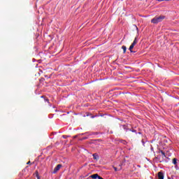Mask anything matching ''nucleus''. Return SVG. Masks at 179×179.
<instances>
[{
  "label": "nucleus",
  "instance_id": "2eb2a0df",
  "mask_svg": "<svg viewBox=\"0 0 179 179\" xmlns=\"http://www.w3.org/2000/svg\"><path fill=\"white\" fill-rule=\"evenodd\" d=\"M143 145L145 146V141L143 140L141 141Z\"/></svg>",
  "mask_w": 179,
  "mask_h": 179
},
{
  "label": "nucleus",
  "instance_id": "0eeeda50",
  "mask_svg": "<svg viewBox=\"0 0 179 179\" xmlns=\"http://www.w3.org/2000/svg\"><path fill=\"white\" fill-rule=\"evenodd\" d=\"M134 47H135V45L131 43V45H130V47L129 48L130 52H135L134 50H134Z\"/></svg>",
  "mask_w": 179,
  "mask_h": 179
},
{
  "label": "nucleus",
  "instance_id": "ddd939ff",
  "mask_svg": "<svg viewBox=\"0 0 179 179\" xmlns=\"http://www.w3.org/2000/svg\"><path fill=\"white\" fill-rule=\"evenodd\" d=\"M62 138H64V139H66L68 138V136H62Z\"/></svg>",
  "mask_w": 179,
  "mask_h": 179
},
{
  "label": "nucleus",
  "instance_id": "f8f14e48",
  "mask_svg": "<svg viewBox=\"0 0 179 179\" xmlns=\"http://www.w3.org/2000/svg\"><path fill=\"white\" fill-rule=\"evenodd\" d=\"M129 131H131V132H134L135 134H138L136 132V130H135V129H129Z\"/></svg>",
  "mask_w": 179,
  "mask_h": 179
},
{
  "label": "nucleus",
  "instance_id": "6e6552de",
  "mask_svg": "<svg viewBox=\"0 0 179 179\" xmlns=\"http://www.w3.org/2000/svg\"><path fill=\"white\" fill-rule=\"evenodd\" d=\"M94 160H99V155L97 153H94L92 155Z\"/></svg>",
  "mask_w": 179,
  "mask_h": 179
},
{
  "label": "nucleus",
  "instance_id": "1a4fd4ad",
  "mask_svg": "<svg viewBox=\"0 0 179 179\" xmlns=\"http://www.w3.org/2000/svg\"><path fill=\"white\" fill-rule=\"evenodd\" d=\"M90 177L91 178L96 179V178H99V174L96 173V174L92 175Z\"/></svg>",
  "mask_w": 179,
  "mask_h": 179
},
{
  "label": "nucleus",
  "instance_id": "7ed1b4c3",
  "mask_svg": "<svg viewBox=\"0 0 179 179\" xmlns=\"http://www.w3.org/2000/svg\"><path fill=\"white\" fill-rule=\"evenodd\" d=\"M159 153H161L162 157V160L160 162H164V159L167 158V157H166V153H164V152H163V150H159Z\"/></svg>",
  "mask_w": 179,
  "mask_h": 179
},
{
  "label": "nucleus",
  "instance_id": "dca6fc26",
  "mask_svg": "<svg viewBox=\"0 0 179 179\" xmlns=\"http://www.w3.org/2000/svg\"><path fill=\"white\" fill-rule=\"evenodd\" d=\"M135 27H136L137 31H139V29L138 28V27H136V25H135Z\"/></svg>",
  "mask_w": 179,
  "mask_h": 179
},
{
  "label": "nucleus",
  "instance_id": "f257e3e1",
  "mask_svg": "<svg viewBox=\"0 0 179 179\" xmlns=\"http://www.w3.org/2000/svg\"><path fill=\"white\" fill-rule=\"evenodd\" d=\"M166 17L164 15L155 16L154 18L151 20V23L154 24H157V23H160V22H163Z\"/></svg>",
  "mask_w": 179,
  "mask_h": 179
},
{
  "label": "nucleus",
  "instance_id": "4468645a",
  "mask_svg": "<svg viewBox=\"0 0 179 179\" xmlns=\"http://www.w3.org/2000/svg\"><path fill=\"white\" fill-rule=\"evenodd\" d=\"M45 101H47L48 103H50V100H48V99H45Z\"/></svg>",
  "mask_w": 179,
  "mask_h": 179
},
{
  "label": "nucleus",
  "instance_id": "9d476101",
  "mask_svg": "<svg viewBox=\"0 0 179 179\" xmlns=\"http://www.w3.org/2000/svg\"><path fill=\"white\" fill-rule=\"evenodd\" d=\"M122 49L123 50V54H125L127 52V46H122Z\"/></svg>",
  "mask_w": 179,
  "mask_h": 179
},
{
  "label": "nucleus",
  "instance_id": "f3484780",
  "mask_svg": "<svg viewBox=\"0 0 179 179\" xmlns=\"http://www.w3.org/2000/svg\"><path fill=\"white\" fill-rule=\"evenodd\" d=\"M96 117H97V115H93V116H91V118H96Z\"/></svg>",
  "mask_w": 179,
  "mask_h": 179
},
{
  "label": "nucleus",
  "instance_id": "f03ea898",
  "mask_svg": "<svg viewBox=\"0 0 179 179\" xmlns=\"http://www.w3.org/2000/svg\"><path fill=\"white\" fill-rule=\"evenodd\" d=\"M61 167H62V165H61V164L57 165V166L54 169V170L52 171V174H56V173H58V171H59V169H61Z\"/></svg>",
  "mask_w": 179,
  "mask_h": 179
},
{
  "label": "nucleus",
  "instance_id": "20e7f679",
  "mask_svg": "<svg viewBox=\"0 0 179 179\" xmlns=\"http://www.w3.org/2000/svg\"><path fill=\"white\" fill-rule=\"evenodd\" d=\"M138 41H139V39H138V36H136L134 38V41L131 43L133 45H136L138 44Z\"/></svg>",
  "mask_w": 179,
  "mask_h": 179
},
{
  "label": "nucleus",
  "instance_id": "39448f33",
  "mask_svg": "<svg viewBox=\"0 0 179 179\" xmlns=\"http://www.w3.org/2000/svg\"><path fill=\"white\" fill-rule=\"evenodd\" d=\"M122 164H120L119 165V169L115 167V166H113V169H114L115 171H118L122 170Z\"/></svg>",
  "mask_w": 179,
  "mask_h": 179
},
{
  "label": "nucleus",
  "instance_id": "423d86ee",
  "mask_svg": "<svg viewBox=\"0 0 179 179\" xmlns=\"http://www.w3.org/2000/svg\"><path fill=\"white\" fill-rule=\"evenodd\" d=\"M120 128H123V129L126 131V132H128V131H129V129H127V125L125 124L120 125Z\"/></svg>",
  "mask_w": 179,
  "mask_h": 179
},
{
  "label": "nucleus",
  "instance_id": "9b49d317",
  "mask_svg": "<svg viewBox=\"0 0 179 179\" xmlns=\"http://www.w3.org/2000/svg\"><path fill=\"white\" fill-rule=\"evenodd\" d=\"M173 164H174L175 166L177 164V158H174V159H173Z\"/></svg>",
  "mask_w": 179,
  "mask_h": 179
},
{
  "label": "nucleus",
  "instance_id": "a211bd4d",
  "mask_svg": "<svg viewBox=\"0 0 179 179\" xmlns=\"http://www.w3.org/2000/svg\"><path fill=\"white\" fill-rule=\"evenodd\" d=\"M41 99H44V96H41Z\"/></svg>",
  "mask_w": 179,
  "mask_h": 179
},
{
  "label": "nucleus",
  "instance_id": "6ab92c4d",
  "mask_svg": "<svg viewBox=\"0 0 179 179\" xmlns=\"http://www.w3.org/2000/svg\"><path fill=\"white\" fill-rule=\"evenodd\" d=\"M27 164H30V162H28L27 163Z\"/></svg>",
  "mask_w": 179,
  "mask_h": 179
},
{
  "label": "nucleus",
  "instance_id": "412c9836",
  "mask_svg": "<svg viewBox=\"0 0 179 179\" xmlns=\"http://www.w3.org/2000/svg\"><path fill=\"white\" fill-rule=\"evenodd\" d=\"M74 138H76V136H74Z\"/></svg>",
  "mask_w": 179,
  "mask_h": 179
},
{
  "label": "nucleus",
  "instance_id": "aec40b11",
  "mask_svg": "<svg viewBox=\"0 0 179 179\" xmlns=\"http://www.w3.org/2000/svg\"><path fill=\"white\" fill-rule=\"evenodd\" d=\"M138 134L139 135H141L142 133H141V132H138Z\"/></svg>",
  "mask_w": 179,
  "mask_h": 179
}]
</instances>
